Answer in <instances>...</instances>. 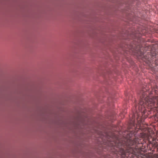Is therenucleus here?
<instances>
[{
	"instance_id": "2",
	"label": "nucleus",
	"mask_w": 158,
	"mask_h": 158,
	"mask_svg": "<svg viewBox=\"0 0 158 158\" xmlns=\"http://www.w3.org/2000/svg\"><path fill=\"white\" fill-rule=\"evenodd\" d=\"M147 90L146 89H143L139 93L141 99L139 104V106H135L137 112L138 109L139 112L144 114L146 107H148L150 108H152L153 107H158V96L153 97L152 98L146 97Z\"/></svg>"
},
{
	"instance_id": "1",
	"label": "nucleus",
	"mask_w": 158,
	"mask_h": 158,
	"mask_svg": "<svg viewBox=\"0 0 158 158\" xmlns=\"http://www.w3.org/2000/svg\"><path fill=\"white\" fill-rule=\"evenodd\" d=\"M139 140L136 138L130 139L124 141L117 140L112 145L114 147V152L122 157H127V155L130 154L138 156L143 149L141 148L142 144L139 143Z\"/></svg>"
},
{
	"instance_id": "5",
	"label": "nucleus",
	"mask_w": 158,
	"mask_h": 158,
	"mask_svg": "<svg viewBox=\"0 0 158 158\" xmlns=\"http://www.w3.org/2000/svg\"><path fill=\"white\" fill-rule=\"evenodd\" d=\"M152 56V57H154L155 58H158V53H155V55L153 54Z\"/></svg>"
},
{
	"instance_id": "6",
	"label": "nucleus",
	"mask_w": 158,
	"mask_h": 158,
	"mask_svg": "<svg viewBox=\"0 0 158 158\" xmlns=\"http://www.w3.org/2000/svg\"><path fill=\"white\" fill-rule=\"evenodd\" d=\"M157 158H158V157Z\"/></svg>"
},
{
	"instance_id": "3",
	"label": "nucleus",
	"mask_w": 158,
	"mask_h": 158,
	"mask_svg": "<svg viewBox=\"0 0 158 158\" xmlns=\"http://www.w3.org/2000/svg\"><path fill=\"white\" fill-rule=\"evenodd\" d=\"M136 46L135 45H131L129 46V47H128V49L130 50L131 51H137L138 55L142 58V60L144 61L147 64H148L150 67L152 69L153 67H154L153 65L154 64L152 63L153 62L152 59L151 57V56L150 55V53H147V55H144V53L142 52L140 50H137L138 49L136 48H135Z\"/></svg>"
},
{
	"instance_id": "4",
	"label": "nucleus",
	"mask_w": 158,
	"mask_h": 158,
	"mask_svg": "<svg viewBox=\"0 0 158 158\" xmlns=\"http://www.w3.org/2000/svg\"><path fill=\"white\" fill-rule=\"evenodd\" d=\"M147 135L146 133H143L142 135V138H144L145 139H146V138H147Z\"/></svg>"
}]
</instances>
